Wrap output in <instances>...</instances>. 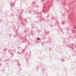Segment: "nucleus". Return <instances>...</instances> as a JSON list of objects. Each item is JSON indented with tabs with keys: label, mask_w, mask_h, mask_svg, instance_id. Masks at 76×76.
<instances>
[{
	"label": "nucleus",
	"mask_w": 76,
	"mask_h": 76,
	"mask_svg": "<svg viewBox=\"0 0 76 76\" xmlns=\"http://www.w3.org/2000/svg\"><path fill=\"white\" fill-rule=\"evenodd\" d=\"M30 54H31V51H30Z\"/></svg>",
	"instance_id": "nucleus-12"
},
{
	"label": "nucleus",
	"mask_w": 76,
	"mask_h": 76,
	"mask_svg": "<svg viewBox=\"0 0 76 76\" xmlns=\"http://www.w3.org/2000/svg\"><path fill=\"white\" fill-rule=\"evenodd\" d=\"M73 45H74L73 44H72V46H73Z\"/></svg>",
	"instance_id": "nucleus-10"
},
{
	"label": "nucleus",
	"mask_w": 76,
	"mask_h": 76,
	"mask_svg": "<svg viewBox=\"0 0 76 76\" xmlns=\"http://www.w3.org/2000/svg\"><path fill=\"white\" fill-rule=\"evenodd\" d=\"M17 61L18 62V66H21V64L20 63H19V61H18V60H17Z\"/></svg>",
	"instance_id": "nucleus-1"
},
{
	"label": "nucleus",
	"mask_w": 76,
	"mask_h": 76,
	"mask_svg": "<svg viewBox=\"0 0 76 76\" xmlns=\"http://www.w3.org/2000/svg\"><path fill=\"white\" fill-rule=\"evenodd\" d=\"M11 9H12V7H11Z\"/></svg>",
	"instance_id": "nucleus-25"
},
{
	"label": "nucleus",
	"mask_w": 76,
	"mask_h": 76,
	"mask_svg": "<svg viewBox=\"0 0 76 76\" xmlns=\"http://www.w3.org/2000/svg\"><path fill=\"white\" fill-rule=\"evenodd\" d=\"M52 19H53V18H52Z\"/></svg>",
	"instance_id": "nucleus-24"
},
{
	"label": "nucleus",
	"mask_w": 76,
	"mask_h": 76,
	"mask_svg": "<svg viewBox=\"0 0 76 76\" xmlns=\"http://www.w3.org/2000/svg\"><path fill=\"white\" fill-rule=\"evenodd\" d=\"M39 17H41V15H40V16H39Z\"/></svg>",
	"instance_id": "nucleus-14"
},
{
	"label": "nucleus",
	"mask_w": 76,
	"mask_h": 76,
	"mask_svg": "<svg viewBox=\"0 0 76 76\" xmlns=\"http://www.w3.org/2000/svg\"><path fill=\"white\" fill-rule=\"evenodd\" d=\"M13 6H14V5H13Z\"/></svg>",
	"instance_id": "nucleus-22"
},
{
	"label": "nucleus",
	"mask_w": 76,
	"mask_h": 76,
	"mask_svg": "<svg viewBox=\"0 0 76 76\" xmlns=\"http://www.w3.org/2000/svg\"><path fill=\"white\" fill-rule=\"evenodd\" d=\"M37 15H39V14H40V15H41V13H37Z\"/></svg>",
	"instance_id": "nucleus-7"
},
{
	"label": "nucleus",
	"mask_w": 76,
	"mask_h": 76,
	"mask_svg": "<svg viewBox=\"0 0 76 76\" xmlns=\"http://www.w3.org/2000/svg\"><path fill=\"white\" fill-rule=\"evenodd\" d=\"M43 13H45V12H46V11H43Z\"/></svg>",
	"instance_id": "nucleus-8"
},
{
	"label": "nucleus",
	"mask_w": 76,
	"mask_h": 76,
	"mask_svg": "<svg viewBox=\"0 0 76 76\" xmlns=\"http://www.w3.org/2000/svg\"><path fill=\"white\" fill-rule=\"evenodd\" d=\"M10 4L11 6H12V4H13V2H11V3H10Z\"/></svg>",
	"instance_id": "nucleus-2"
},
{
	"label": "nucleus",
	"mask_w": 76,
	"mask_h": 76,
	"mask_svg": "<svg viewBox=\"0 0 76 76\" xmlns=\"http://www.w3.org/2000/svg\"><path fill=\"white\" fill-rule=\"evenodd\" d=\"M62 61H64V59H62Z\"/></svg>",
	"instance_id": "nucleus-9"
},
{
	"label": "nucleus",
	"mask_w": 76,
	"mask_h": 76,
	"mask_svg": "<svg viewBox=\"0 0 76 76\" xmlns=\"http://www.w3.org/2000/svg\"><path fill=\"white\" fill-rule=\"evenodd\" d=\"M64 23V21H63L62 22V24L63 25Z\"/></svg>",
	"instance_id": "nucleus-4"
},
{
	"label": "nucleus",
	"mask_w": 76,
	"mask_h": 76,
	"mask_svg": "<svg viewBox=\"0 0 76 76\" xmlns=\"http://www.w3.org/2000/svg\"><path fill=\"white\" fill-rule=\"evenodd\" d=\"M22 11V10H21Z\"/></svg>",
	"instance_id": "nucleus-23"
},
{
	"label": "nucleus",
	"mask_w": 76,
	"mask_h": 76,
	"mask_svg": "<svg viewBox=\"0 0 76 76\" xmlns=\"http://www.w3.org/2000/svg\"><path fill=\"white\" fill-rule=\"evenodd\" d=\"M72 50H73V48H72Z\"/></svg>",
	"instance_id": "nucleus-17"
},
{
	"label": "nucleus",
	"mask_w": 76,
	"mask_h": 76,
	"mask_svg": "<svg viewBox=\"0 0 76 76\" xmlns=\"http://www.w3.org/2000/svg\"><path fill=\"white\" fill-rule=\"evenodd\" d=\"M0 66H1V64H0Z\"/></svg>",
	"instance_id": "nucleus-16"
},
{
	"label": "nucleus",
	"mask_w": 76,
	"mask_h": 76,
	"mask_svg": "<svg viewBox=\"0 0 76 76\" xmlns=\"http://www.w3.org/2000/svg\"><path fill=\"white\" fill-rule=\"evenodd\" d=\"M50 42H51V41H50Z\"/></svg>",
	"instance_id": "nucleus-26"
},
{
	"label": "nucleus",
	"mask_w": 76,
	"mask_h": 76,
	"mask_svg": "<svg viewBox=\"0 0 76 76\" xmlns=\"http://www.w3.org/2000/svg\"><path fill=\"white\" fill-rule=\"evenodd\" d=\"M24 51V50H23V51Z\"/></svg>",
	"instance_id": "nucleus-19"
},
{
	"label": "nucleus",
	"mask_w": 76,
	"mask_h": 76,
	"mask_svg": "<svg viewBox=\"0 0 76 76\" xmlns=\"http://www.w3.org/2000/svg\"><path fill=\"white\" fill-rule=\"evenodd\" d=\"M37 7H38V6H37Z\"/></svg>",
	"instance_id": "nucleus-18"
},
{
	"label": "nucleus",
	"mask_w": 76,
	"mask_h": 76,
	"mask_svg": "<svg viewBox=\"0 0 76 76\" xmlns=\"http://www.w3.org/2000/svg\"><path fill=\"white\" fill-rule=\"evenodd\" d=\"M31 33H32V32H31Z\"/></svg>",
	"instance_id": "nucleus-20"
},
{
	"label": "nucleus",
	"mask_w": 76,
	"mask_h": 76,
	"mask_svg": "<svg viewBox=\"0 0 76 76\" xmlns=\"http://www.w3.org/2000/svg\"><path fill=\"white\" fill-rule=\"evenodd\" d=\"M26 55H28V54H27Z\"/></svg>",
	"instance_id": "nucleus-21"
},
{
	"label": "nucleus",
	"mask_w": 76,
	"mask_h": 76,
	"mask_svg": "<svg viewBox=\"0 0 76 76\" xmlns=\"http://www.w3.org/2000/svg\"><path fill=\"white\" fill-rule=\"evenodd\" d=\"M37 40H40V39L38 37L37 39Z\"/></svg>",
	"instance_id": "nucleus-6"
},
{
	"label": "nucleus",
	"mask_w": 76,
	"mask_h": 76,
	"mask_svg": "<svg viewBox=\"0 0 76 76\" xmlns=\"http://www.w3.org/2000/svg\"><path fill=\"white\" fill-rule=\"evenodd\" d=\"M9 60V59L6 60V61H7V60Z\"/></svg>",
	"instance_id": "nucleus-13"
},
{
	"label": "nucleus",
	"mask_w": 76,
	"mask_h": 76,
	"mask_svg": "<svg viewBox=\"0 0 76 76\" xmlns=\"http://www.w3.org/2000/svg\"><path fill=\"white\" fill-rule=\"evenodd\" d=\"M17 53H18V54H20L21 53H20V52H19V51Z\"/></svg>",
	"instance_id": "nucleus-5"
},
{
	"label": "nucleus",
	"mask_w": 76,
	"mask_h": 76,
	"mask_svg": "<svg viewBox=\"0 0 76 76\" xmlns=\"http://www.w3.org/2000/svg\"><path fill=\"white\" fill-rule=\"evenodd\" d=\"M35 1H33V3H32V4L33 5L34 4V6L35 5Z\"/></svg>",
	"instance_id": "nucleus-3"
},
{
	"label": "nucleus",
	"mask_w": 76,
	"mask_h": 76,
	"mask_svg": "<svg viewBox=\"0 0 76 76\" xmlns=\"http://www.w3.org/2000/svg\"><path fill=\"white\" fill-rule=\"evenodd\" d=\"M75 28H76V27H75Z\"/></svg>",
	"instance_id": "nucleus-15"
},
{
	"label": "nucleus",
	"mask_w": 76,
	"mask_h": 76,
	"mask_svg": "<svg viewBox=\"0 0 76 76\" xmlns=\"http://www.w3.org/2000/svg\"><path fill=\"white\" fill-rule=\"evenodd\" d=\"M11 54L12 55V56H13V53H11Z\"/></svg>",
	"instance_id": "nucleus-11"
}]
</instances>
